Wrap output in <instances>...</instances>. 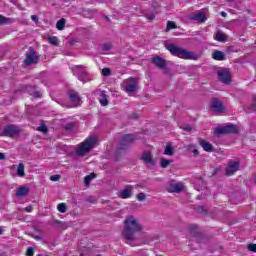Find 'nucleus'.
<instances>
[{
	"label": "nucleus",
	"mask_w": 256,
	"mask_h": 256,
	"mask_svg": "<svg viewBox=\"0 0 256 256\" xmlns=\"http://www.w3.org/2000/svg\"><path fill=\"white\" fill-rule=\"evenodd\" d=\"M124 230L122 232V235L124 239H126V243L128 245H131L133 241L135 240V233H139L140 231H143V226L139 224V221L136 220L133 216H128L124 221Z\"/></svg>",
	"instance_id": "nucleus-1"
},
{
	"label": "nucleus",
	"mask_w": 256,
	"mask_h": 256,
	"mask_svg": "<svg viewBox=\"0 0 256 256\" xmlns=\"http://www.w3.org/2000/svg\"><path fill=\"white\" fill-rule=\"evenodd\" d=\"M99 139L97 136H89L82 143L78 145L76 148V155L83 157V155H87L91 152V149H95L97 147Z\"/></svg>",
	"instance_id": "nucleus-2"
},
{
	"label": "nucleus",
	"mask_w": 256,
	"mask_h": 256,
	"mask_svg": "<svg viewBox=\"0 0 256 256\" xmlns=\"http://www.w3.org/2000/svg\"><path fill=\"white\" fill-rule=\"evenodd\" d=\"M166 49H168V51H170L171 55H174V57H179L180 59H195V54L179 48L175 44H169Z\"/></svg>",
	"instance_id": "nucleus-3"
},
{
	"label": "nucleus",
	"mask_w": 256,
	"mask_h": 256,
	"mask_svg": "<svg viewBox=\"0 0 256 256\" xmlns=\"http://www.w3.org/2000/svg\"><path fill=\"white\" fill-rule=\"evenodd\" d=\"M122 89H124L125 93L129 95H133L137 89H139V84L137 83V79L128 78L123 81Z\"/></svg>",
	"instance_id": "nucleus-4"
},
{
	"label": "nucleus",
	"mask_w": 256,
	"mask_h": 256,
	"mask_svg": "<svg viewBox=\"0 0 256 256\" xmlns=\"http://www.w3.org/2000/svg\"><path fill=\"white\" fill-rule=\"evenodd\" d=\"M237 126L234 124H228L226 126L217 127L214 130L215 135H223L225 133H237Z\"/></svg>",
	"instance_id": "nucleus-5"
},
{
	"label": "nucleus",
	"mask_w": 256,
	"mask_h": 256,
	"mask_svg": "<svg viewBox=\"0 0 256 256\" xmlns=\"http://www.w3.org/2000/svg\"><path fill=\"white\" fill-rule=\"evenodd\" d=\"M141 160L148 167H154L155 166V159H153V154H151L150 151H144L141 155Z\"/></svg>",
	"instance_id": "nucleus-6"
},
{
	"label": "nucleus",
	"mask_w": 256,
	"mask_h": 256,
	"mask_svg": "<svg viewBox=\"0 0 256 256\" xmlns=\"http://www.w3.org/2000/svg\"><path fill=\"white\" fill-rule=\"evenodd\" d=\"M168 185H170V187L168 188L169 193H181V191L183 190V183L181 182L170 180L168 182Z\"/></svg>",
	"instance_id": "nucleus-7"
},
{
	"label": "nucleus",
	"mask_w": 256,
	"mask_h": 256,
	"mask_svg": "<svg viewBox=\"0 0 256 256\" xmlns=\"http://www.w3.org/2000/svg\"><path fill=\"white\" fill-rule=\"evenodd\" d=\"M211 110L214 113H223L225 111V107H223V103L217 98L212 99L211 102Z\"/></svg>",
	"instance_id": "nucleus-8"
},
{
	"label": "nucleus",
	"mask_w": 256,
	"mask_h": 256,
	"mask_svg": "<svg viewBox=\"0 0 256 256\" xmlns=\"http://www.w3.org/2000/svg\"><path fill=\"white\" fill-rule=\"evenodd\" d=\"M239 171V161H230L226 167V175H235Z\"/></svg>",
	"instance_id": "nucleus-9"
},
{
	"label": "nucleus",
	"mask_w": 256,
	"mask_h": 256,
	"mask_svg": "<svg viewBox=\"0 0 256 256\" xmlns=\"http://www.w3.org/2000/svg\"><path fill=\"white\" fill-rule=\"evenodd\" d=\"M3 135H6V137H15V135H19V128L15 125H8L4 129Z\"/></svg>",
	"instance_id": "nucleus-10"
},
{
	"label": "nucleus",
	"mask_w": 256,
	"mask_h": 256,
	"mask_svg": "<svg viewBox=\"0 0 256 256\" xmlns=\"http://www.w3.org/2000/svg\"><path fill=\"white\" fill-rule=\"evenodd\" d=\"M74 75L78 76V79H80V81H85V79H83V77H85V75H87V68H85L84 66H75L72 69Z\"/></svg>",
	"instance_id": "nucleus-11"
},
{
	"label": "nucleus",
	"mask_w": 256,
	"mask_h": 256,
	"mask_svg": "<svg viewBox=\"0 0 256 256\" xmlns=\"http://www.w3.org/2000/svg\"><path fill=\"white\" fill-rule=\"evenodd\" d=\"M133 188L134 186H127L125 189L119 192L120 199H130L133 196Z\"/></svg>",
	"instance_id": "nucleus-12"
},
{
	"label": "nucleus",
	"mask_w": 256,
	"mask_h": 256,
	"mask_svg": "<svg viewBox=\"0 0 256 256\" xmlns=\"http://www.w3.org/2000/svg\"><path fill=\"white\" fill-rule=\"evenodd\" d=\"M218 77L222 83H231V74L227 70H219Z\"/></svg>",
	"instance_id": "nucleus-13"
},
{
	"label": "nucleus",
	"mask_w": 256,
	"mask_h": 256,
	"mask_svg": "<svg viewBox=\"0 0 256 256\" xmlns=\"http://www.w3.org/2000/svg\"><path fill=\"white\" fill-rule=\"evenodd\" d=\"M39 57L35 52H31L27 54L26 59L24 60V65H33V63H37Z\"/></svg>",
	"instance_id": "nucleus-14"
},
{
	"label": "nucleus",
	"mask_w": 256,
	"mask_h": 256,
	"mask_svg": "<svg viewBox=\"0 0 256 256\" xmlns=\"http://www.w3.org/2000/svg\"><path fill=\"white\" fill-rule=\"evenodd\" d=\"M152 63H154V65H156V67H158L159 69H164V67H166L167 65L165 60L159 56L152 58Z\"/></svg>",
	"instance_id": "nucleus-15"
},
{
	"label": "nucleus",
	"mask_w": 256,
	"mask_h": 256,
	"mask_svg": "<svg viewBox=\"0 0 256 256\" xmlns=\"http://www.w3.org/2000/svg\"><path fill=\"white\" fill-rule=\"evenodd\" d=\"M70 101L72 105L70 107H77L79 103H81V98L79 97V94L77 92L70 93Z\"/></svg>",
	"instance_id": "nucleus-16"
},
{
	"label": "nucleus",
	"mask_w": 256,
	"mask_h": 256,
	"mask_svg": "<svg viewBox=\"0 0 256 256\" xmlns=\"http://www.w3.org/2000/svg\"><path fill=\"white\" fill-rule=\"evenodd\" d=\"M192 19H194V21H198L199 23H204V21H207V15L203 12H197L193 15Z\"/></svg>",
	"instance_id": "nucleus-17"
},
{
	"label": "nucleus",
	"mask_w": 256,
	"mask_h": 256,
	"mask_svg": "<svg viewBox=\"0 0 256 256\" xmlns=\"http://www.w3.org/2000/svg\"><path fill=\"white\" fill-rule=\"evenodd\" d=\"M199 143L204 151H207L208 153H211V151H213V145H211V143L205 140H200Z\"/></svg>",
	"instance_id": "nucleus-18"
},
{
	"label": "nucleus",
	"mask_w": 256,
	"mask_h": 256,
	"mask_svg": "<svg viewBox=\"0 0 256 256\" xmlns=\"http://www.w3.org/2000/svg\"><path fill=\"white\" fill-rule=\"evenodd\" d=\"M212 58L215 59V61H225V53L221 51H215L212 54Z\"/></svg>",
	"instance_id": "nucleus-19"
},
{
	"label": "nucleus",
	"mask_w": 256,
	"mask_h": 256,
	"mask_svg": "<svg viewBox=\"0 0 256 256\" xmlns=\"http://www.w3.org/2000/svg\"><path fill=\"white\" fill-rule=\"evenodd\" d=\"M28 193H29V188L22 186L18 188V190L16 191V197H25L26 195H28Z\"/></svg>",
	"instance_id": "nucleus-20"
},
{
	"label": "nucleus",
	"mask_w": 256,
	"mask_h": 256,
	"mask_svg": "<svg viewBox=\"0 0 256 256\" xmlns=\"http://www.w3.org/2000/svg\"><path fill=\"white\" fill-rule=\"evenodd\" d=\"M132 141H135V135L133 134H126L122 138L123 145H127V143H132Z\"/></svg>",
	"instance_id": "nucleus-21"
},
{
	"label": "nucleus",
	"mask_w": 256,
	"mask_h": 256,
	"mask_svg": "<svg viewBox=\"0 0 256 256\" xmlns=\"http://www.w3.org/2000/svg\"><path fill=\"white\" fill-rule=\"evenodd\" d=\"M100 104L102 107H105L109 102L107 101V92L102 91L100 92Z\"/></svg>",
	"instance_id": "nucleus-22"
},
{
	"label": "nucleus",
	"mask_w": 256,
	"mask_h": 256,
	"mask_svg": "<svg viewBox=\"0 0 256 256\" xmlns=\"http://www.w3.org/2000/svg\"><path fill=\"white\" fill-rule=\"evenodd\" d=\"M67 23V21L65 20V18H61L57 23H56V29H58V31H63L65 29V24Z\"/></svg>",
	"instance_id": "nucleus-23"
},
{
	"label": "nucleus",
	"mask_w": 256,
	"mask_h": 256,
	"mask_svg": "<svg viewBox=\"0 0 256 256\" xmlns=\"http://www.w3.org/2000/svg\"><path fill=\"white\" fill-rule=\"evenodd\" d=\"M16 173H17L18 177H25V165H23V163H20L18 165Z\"/></svg>",
	"instance_id": "nucleus-24"
},
{
	"label": "nucleus",
	"mask_w": 256,
	"mask_h": 256,
	"mask_svg": "<svg viewBox=\"0 0 256 256\" xmlns=\"http://www.w3.org/2000/svg\"><path fill=\"white\" fill-rule=\"evenodd\" d=\"M171 163H173L172 160H167L165 158H162L160 160V167H162V169H167V167H169V165H171Z\"/></svg>",
	"instance_id": "nucleus-25"
},
{
	"label": "nucleus",
	"mask_w": 256,
	"mask_h": 256,
	"mask_svg": "<svg viewBox=\"0 0 256 256\" xmlns=\"http://www.w3.org/2000/svg\"><path fill=\"white\" fill-rule=\"evenodd\" d=\"M216 41H220L221 43H224V41H227V35H225L222 32L216 33Z\"/></svg>",
	"instance_id": "nucleus-26"
},
{
	"label": "nucleus",
	"mask_w": 256,
	"mask_h": 256,
	"mask_svg": "<svg viewBox=\"0 0 256 256\" xmlns=\"http://www.w3.org/2000/svg\"><path fill=\"white\" fill-rule=\"evenodd\" d=\"M95 177H96L95 173H92L84 178V183L86 187H89V185H91V180L95 179Z\"/></svg>",
	"instance_id": "nucleus-27"
},
{
	"label": "nucleus",
	"mask_w": 256,
	"mask_h": 256,
	"mask_svg": "<svg viewBox=\"0 0 256 256\" xmlns=\"http://www.w3.org/2000/svg\"><path fill=\"white\" fill-rule=\"evenodd\" d=\"M164 155H168V156L173 155V146H171V144L166 145V148L164 150Z\"/></svg>",
	"instance_id": "nucleus-28"
},
{
	"label": "nucleus",
	"mask_w": 256,
	"mask_h": 256,
	"mask_svg": "<svg viewBox=\"0 0 256 256\" xmlns=\"http://www.w3.org/2000/svg\"><path fill=\"white\" fill-rule=\"evenodd\" d=\"M57 209L60 213H67V205L65 203L58 204Z\"/></svg>",
	"instance_id": "nucleus-29"
},
{
	"label": "nucleus",
	"mask_w": 256,
	"mask_h": 256,
	"mask_svg": "<svg viewBox=\"0 0 256 256\" xmlns=\"http://www.w3.org/2000/svg\"><path fill=\"white\" fill-rule=\"evenodd\" d=\"M48 41L51 45H55V46L59 45V39L55 36L49 37Z\"/></svg>",
	"instance_id": "nucleus-30"
},
{
	"label": "nucleus",
	"mask_w": 256,
	"mask_h": 256,
	"mask_svg": "<svg viewBox=\"0 0 256 256\" xmlns=\"http://www.w3.org/2000/svg\"><path fill=\"white\" fill-rule=\"evenodd\" d=\"M166 29L167 31H171V29H177V25L173 21H168Z\"/></svg>",
	"instance_id": "nucleus-31"
},
{
	"label": "nucleus",
	"mask_w": 256,
	"mask_h": 256,
	"mask_svg": "<svg viewBox=\"0 0 256 256\" xmlns=\"http://www.w3.org/2000/svg\"><path fill=\"white\" fill-rule=\"evenodd\" d=\"M10 19L0 15V25L9 23Z\"/></svg>",
	"instance_id": "nucleus-32"
},
{
	"label": "nucleus",
	"mask_w": 256,
	"mask_h": 256,
	"mask_svg": "<svg viewBox=\"0 0 256 256\" xmlns=\"http://www.w3.org/2000/svg\"><path fill=\"white\" fill-rule=\"evenodd\" d=\"M136 197L139 201H145L147 199V196L143 192L139 193Z\"/></svg>",
	"instance_id": "nucleus-33"
},
{
	"label": "nucleus",
	"mask_w": 256,
	"mask_h": 256,
	"mask_svg": "<svg viewBox=\"0 0 256 256\" xmlns=\"http://www.w3.org/2000/svg\"><path fill=\"white\" fill-rule=\"evenodd\" d=\"M248 251H251L252 253H256V244H249L247 246Z\"/></svg>",
	"instance_id": "nucleus-34"
},
{
	"label": "nucleus",
	"mask_w": 256,
	"mask_h": 256,
	"mask_svg": "<svg viewBox=\"0 0 256 256\" xmlns=\"http://www.w3.org/2000/svg\"><path fill=\"white\" fill-rule=\"evenodd\" d=\"M102 75H104V77L111 75V70L109 68H104L102 70Z\"/></svg>",
	"instance_id": "nucleus-35"
},
{
	"label": "nucleus",
	"mask_w": 256,
	"mask_h": 256,
	"mask_svg": "<svg viewBox=\"0 0 256 256\" xmlns=\"http://www.w3.org/2000/svg\"><path fill=\"white\" fill-rule=\"evenodd\" d=\"M38 131H41L42 133H47V126L45 124H41L38 127Z\"/></svg>",
	"instance_id": "nucleus-36"
},
{
	"label": "nucleus",
	"mask_w": 256,
	"mask_h": 256,
	"mask_svg": "<svg viewBox=\"0 0 256 256\" xmlns=\"http://www.w3.org/2000/svg\"><path fill=\"white\" fill-rule=\"evenodd\" d=\"M61 179V175H53L50 177V181H59Z\"/></svg>",
	"instance_id": "nucleus-37"
},
{
	"label": "nucleus",
	"mask_w": 256,
	"mask_h": 256,
	"mask_svg": "<svg viewBox=\"0 0 256 256\" xmlns=\"http://www.w3.org/2000/svg\"><path fill=\"white\" fill-rule=\"evenodd\" d=\"M27 256H33V248L29 247L26 252Z\"/></svg>",
	"instance_id": "nucleus-38"
},
{
	"label": "nucleus",
	"mask_w": 256,
	"mask_h": 256,
	"mask_svg": "<svg viewBox=\"0 0 256 256\" xmlns=\"http://www.w3.org/2000/svg\"><path fill=\"white\" fill-rule=\"evenodd\" d=\"M148 21H153L155 19V14L146 15Z\"/></svg>",
	"instance_id": "nucleus-39"
},
{
	"label": "nucleus",
	"mask_w": 256,
	"mask_h": 256,
	"mask_svg": "<svg viewBox=\"0 0 256 256\" xmlns=\"http://www.w3.org/2000/svg\"><path fill=\"white\" fill-rule=\"evenodd\" d=\"M31 19L32 21H34V23H37L39 21V17H37V15H32Z\"/></svg>",
	"instance_id": "nucleus-40"
},
{
	"label": "nucleus",
	"mask_w": 256,
	"mask_h": 256,
	"mask_svg": "<svg viewBox=\"0 0 256 256\" xmlns=\"http://www.w3.org/2000/svg\"><path fill=\"white\" fill-rule=\"evenodd\" d=\"M34 97H36L37 99L41 98V92L39 91L35 92Z\"/></svg>",
	"instance_id": "nucleus-41"
},
{
	"label": "nucleus",
	"mask_w": 256,
	"mask_h": 256,
	"mask_svg": "<svg viewBox=\"0 0 256 256\" xmlns=\"http://www.w3.org/2000/svg\"><path fill=\"white\" fill-rule=\"evenodd\" d=\"M183 131H191V126H185L184 128H183Z\"/></svg>",
	"instance_id": "nucleus-42"
},
{
	"label": "nucleus",
	"mask_w": 256,
	"mask_h": 256,
	"mask_svg": "<svg viewBox=\"0 0 256 256\" xmlns=\"http://www.w3.org/2000/svg\"><path fill=\"white\" fill-rule=\"evenodd\" d=\"M32 210H33V207H31V206L26 207L27 213H31Z\"/></svg>",
	"instance_id": "nucleus-43"
},
{
	"label": "nucleus",
	"mask_w": 256,
	"mask_h": 256,
	"mask_svg": "<svg viewBox=\"0 0 256 256\" xmlns=\"http://www.w3.org/2000/svg\"><path fill=\"white\" fill-rule=\"evenodd\" d=\"M66 129H67V130H69V129H73V124H72V123H70V124L66 125Z\"/></svg>",
	"instance_id": "nucleus-44"
},
{
	"label": "nucleus",
	"mask_w": 256,
	"mask_h": 256,
	"mask_svg": "<svg viewBox=\"0 0 256 256\" xmlns=\"http://www.w3.org/2000/svg\"><path fill=\"white\" fill-rule=\"evenodd\" d=\"M195 189H196V191H201V189H203V186L195 185Z\"/></svg>",
	"instance_id": "nucleus-45"
},
{
	"label": "nucleus",
	"mask_w": 256,
	"mask_h": 256,
	"mask_svg": "<svg viewBox=\"0 0 256 256\" xmlns=\"http://www.w3.org/2000/svg\"><path fill=\"white\" fill-rule=\"evenodd\" d=\"M3 159H5V154L0 152V161H3Z\"/></svg>",
	"instance_id": "nucleus-46"
},
{
	"label": "nucleus",
	"mask_w": 256,
	"mask_h": 256,
	"mask_svg": "<svg viewBox=\"0 0 256 256\" xmlns=\"http://www.w3.org/2000/svg\"><path fill=\"white\" fill-rule=\"evenodd\" d=\"M230 4L231 3H238V1H241V0H227Z\"/></svg>",
	"instance_id": "nucleus-47"
},
{
	"label": "nucleus",
	"mask_w": 256,
	"mask_h": 256,
	"mask_svg": "<svg viewBox=\"0 0 256 256\" xmlns=\"http://www.w3.org/2000/svg\"><path fill=\"white\" fill-rule=\"evenodd\" d=\"M222 17H227V13L226 12H221Z\"/></svg>",
	"instance_id": "nucleus-48"
},
{
	"label": "nucleus",
	"mask_w": 256,
	"mask_h": 256,
	"mask_svg": "<svg viewBox=\"0 0 256 256\" xmlns=\"http://www.w3.org/2000/svg\"><path fill=\"white\" fill-rule=\"evenodd\" d=\"M194 155H199V150L195 149L194 150Z\"/></svg>",
	"instance_id": "nucleus-49"
},
{
	"label": "nucleus",
	"mask_w": 256,
	"mask_h": 256,
	"mask_svg": "<svg viewBox=\"0 0 256 256\" xmlns=\"http://www.w3.org/2000/svg\"><path fill=\"white\" fill-rule=\"evenodd\" d=\"M104 49L108 50V49H109V45H108V44H105V45H104Z\"/></svg>",
	"instance_id": "nucleus-50"
},
{
	"label": "nucleus",
	"mask_w": 256,
	"mask_h": 256,
	"mask_svg": "<svg viewBox=\"0 0 256 256\" xmlns=\"http://www.w3.org/2000/svg\"><path fill=\"white\" fill-rule=\"evenodd\" d=\"M10 3H16L17 0H9Z\"/></svg>",
	"instance_id": "nucleus-51"
},
{
	"label": "nucleus",
	"mask_w": 256,
	"mask_h": 256,
	"mask_svg": "<svg viewBox=\"0 0 256 256\" xmlns=\"http://www.w3.org/2000/svg\"><path fill=\"white\" fill-rule=\"evenodd\" d=\"M0 235H3V228H0Z\"/></svg>",
	"instance_id": "nucleus-52"
},
{
	"label": "nucleus",
	"mask_w": 256,
	"mask_h": 256,
	"mask_svg": "<svg viewBox=\"0 0 256 256\" xmlns=\"http://www.w3.org/2000/svg\"><path fill=\"white\" fill-rule=\"evenodd\" d=\"M200 185H203V180H199Z\"/></svg>",
	"instance_id": "nucleus-53"
},
{
	"label": "nucleus",
	"mask_w": 256,
	"mask_h": 256,
	"mask_svg": "<svg viewBox=\"0 0 256 256\" xmlns=\"http://www.w3.org/2000/svg\"><path fill=\"white\" fill-rule=\"evenodd\" d=\"M193 229H197V226H193Z\"/></svg>",
	"instance_id": "nucleus-54"
},
{
	"label": "nucleus",
	"mask_w": 256,
	"mask_h": 256,
	"mask_svg": "<svg viewBox=\"0 0 256 256\" xmlns=\"http://www.w3.org/2000/svg\"><path fill=\"white\" fill-rule=\"evenodd\" d=\"M107 21H109V17H106Z\"/></svg>",
	"instance_id": "nucleus-55"
}]
</instances>
